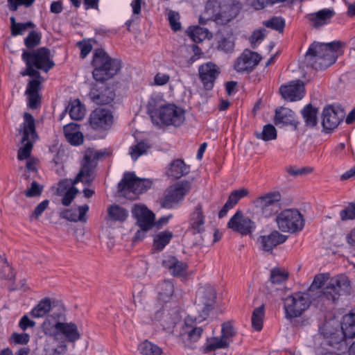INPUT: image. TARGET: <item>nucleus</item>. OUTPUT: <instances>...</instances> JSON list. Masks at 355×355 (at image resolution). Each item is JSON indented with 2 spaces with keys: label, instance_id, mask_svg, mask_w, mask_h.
Returning a JSON list of instances; mask_svg holds the SVG:
<instances>
[{
  "label": "nucleus",
  "instance_id": "nucleus-1",
  "mask_svg": "<svg viewBox=\"0 0 355 355\" xmlns=\"http://www.w3.org/2000/svg\"><path fill=\"white\" fill-rule=\"evenodd\" d=\"M340 46V42L327 44L313 42L306 53L305 62L315 70L325 69L336 62Z\"/></svg>",
  "mask_w": 355,
  "mask_h": 355
},
{
  "label": "nucleus",
  "instance_id": "nucleus-38",
  "mask_svg": "<svg viewBox=\"0 0 355 355\" xmlns=\"http://www.w3.org/2000/svg\"><path fill=\"white\" fill-rule=\"evenodd\" d=\"M10 20L11 35L14 37L21 35L28 28H33L35 26V25L32 21L17 23L14 17H11Z\"/></svg>",
  "mask_w": 355,
  "mask_h": 355
},
{
  "label": "nucleus",
  "instance_id": "nucleus-4",
  "mask_svg": "<svg viewBox=\"0 0 355 355\" xmlns=\"http://www.w3.org/2000/svg\"><path fill=\"white\" fill-rule=\"evenodd\" d=\"M242 8L238 0H216L206 6L207 12H211V19L217 24L225 25L234 19Z\"/></svg>",
  "mask_w": 355,
  "mask_h": 355
},
{
  "label": "nucleus",
  "instance_id": "nucleus-47",
  "mask_svg": "<svg viewBox=\"0 0 355 355\" xmlns=\"http://www.w3.org/2000/svg\"><path fill=\"white\" fill-rule=\"evenodd\" d=\"M40 42L41 35L35 31H31L24 39V44L29 49L38 46Z\"/></svg>",
  "mask_w": 355,
  "mask_h": 355
},
{
  "label": "nucleus",
  "instance_id": "nucleus-48",
  "mask_svg": "<svg viewBox=\"0 0 355 355\" xmlns=\"http://www.w3.org/2000/svg\"><path fill=\"white\" fill-rule=\"evenodd\" d=\"M263 25L268 28L282 32L285 26V21L279 17H273L263 22Z\"/></svg>",
  "mask_w": 355,
  "mask_h": 355
},
{
  "label": "nucleus",
  "instance_id": "nucleus-36",
  "mask_svg": "<svg viewBox=\"0 0 355 355\" xmlns=\"http://www.w3.org/2000/svg\"><path fill=\"white\" fill-rule=\"evenodd\" d=\"M173 234L170 231H164L156 234L153 239V248L157 251H162L169 243Z\"/></svg>",
  "mask_w": 355,
  "mask_h": 355
},
{
  "label": "nucleus",
  "instance_id": "nucleus-32",
  "mask_svg": "<svg viewBox=\"0 0 355 355\" xmlns=\"http://www.w3.org/2000/svg\"><path fill=\"white\" fill-rule=\"evenodd\" d=\"M128 216V211L118 205H112L107 208V220L124 222Z\"/></svg>",
  "mask_w": 355,
  "mask_h": 355
},
{
  "label": "nucleus",
  "instance_id": "nucleus-55",
  "mask_svg": "<svg viewBox=\"0 0 355 355\" xmlns=\"http://www.w3.org/2000/svg\"><path fill=\"white\" fill-rule=\"evenodd\" d=\"M287 1V0H253L251 6L255 10H262L267 6H272L277 3Z\"/></svg>",
  "mask_w": 355,
  "mask_h": 355
},
{
  "label": "nucleus",
  "instance_id": "nucleus-28",
  "mask_svg": "<svg viewBox=\"0 0 355 355\" xmlns=\"http://www.w3.org/2000/svg\"><path fill=\"white\" fill-rule=\"evenodd\" d=\"M205 216L203 214L202 205L198 204L190 214L189 228L193 233L201 234L205 232Z\"/></svg>",
  "mask_w": 355,
  "mask_h": 355
},
{
  "label": "nucleus",
  "instance_id": "nucleus-25",
  "mask_svg": "<svg viewBox=\"0 0 355 355\" xmlns=\"http://www.w3.org/2000/svg\"><path fill=\"white\" fill-rule=\"evenodd\" d=\"M162 266L173 277H185L187 276L188 264L184 261L178 260L175 257H168L164 259Z\"/></svg>",
  "mask_w": 355,
  "mask_h": 355
},
{
  "label": "nucleus",
  "instance_id": "nucleus-43",
  "mask_svg": "<svg viewBox=\"0 0 355 355\" xmlns=\"http://www.w3.org/2000/svg\"><path fill=\"white\" fill-rule=\"evenodd\" d=\"M69 127H64L63 131L66 139L69 143L73 146H78L83 142V135L80 131L74 132V133L69 132Z\"/></svg>",
  "mask_w": 355,
  "mask_h": 355
},
{
  "label": "nucleus",
  "instance_id": "nucleus-16",
  "mask_svg": "<svg viewBox=\"0 0 355 355\" xmlns=\"http://www.w3.org/2000/svg\"><path fill=\"white\" fill-rule=\"evenodd\" d=\"M216 297V291L211 285H205L198 288L196 293V302L199 306H202L203 315H207L214 308Z\"/></svg>",
  "mask_w": 355,
  "mask_h": 355
},
{
  "label": "nucleus",
  "instance_id": "nucleus-14",
  "mask_svg": "<svg viewBox=\"0 0 355 355\" xmlns=\"http://www.w3.org/2000/svg\"><path fill=\"white\" fill-rule=\"evenodd\" d=\"M89 97L97 105H107L115 98V92L112 87L105 82H97L92 85L89 92Z\"/></svg>",
  "mask_w": 355,
  "mask_h": 355
},
{
  "label": "nucleus",
  "instance_id": "nucleus-8",
  "mask_svg": "<svg viewBox=\"0 0 355 355\" xmlns=\"http://www.w3.org/2000/svg\"><path fill=\"white\" fill-rule=\"evenodd\" d=\"M278 228L283 232L295 233L304 226V219L301 213L295 209H286L276 217Z\"/></svg>",
  "mask_w": 355,
  "mask_h": 355
},
{
  "label": "nucleus",
  "instance_id": "nucleus-12",
  "mask_svg": "<svg viewBox=\"0 0 355 355\" xmlns=\"http://www.w3.org/2000/svg\"><path fill=\"white\" fill-rule=\"evenodd\" d=\"M51 324L49 322H44L43 328L44 333L50 336L62 334L69 342H75L80 338L77 326L73 322H62L58 320L49 328Z\"/></svg>",
  "mask_w": 355,
  "mask_h": 355
},
{
  "label": "nucleus",
  "instance_id": "nucleus-60",
  "mask_svg": "<svg viewBox=\"0 0 355 355\" xmlns=\"http://www.w3.org/2000/svg\"><path fill=\"white\" fill-rule=\"evenodd\" d=\"M325 281L326 277L324 274L317 275L315 277L307 292H309V293L311 294V292L314 291L315 290H318L324 286Z\"/></svg>",
  "mask_w": 355,
  "mask_h": 355
},
{
  "label": "nucleus",
  "instance_id": "nucleus-62",
  "mask_svg": "<svg viewBox=\"0 0 355 355\" xmlns=\"http://www.w3.org/2000/svg\"><path fill=\"white\" fill-rule=\"evenodd\" d=\"M78 192V190L74 187L68 189L62 199V205L64 206L70 205Z\"/></svg>",
  "mask_w": 355,
  "mask_h": 355
},
{
  "label": "nucleus",
  "instance_id": "nucleus-21",
  "mask_svg": "<svg viewBox=\"0 0 355 355\" xmlns=\"http://www.w3.org/2000/svg\"><path fill=\"white\" fill-rule=\"evenodd\" d=\"M282 98L288 101L301 100L305 93L304 85L300 80H292L279 88Z\"/></svg>",
  "mask_w": 355,
  "mask_h": 355
},
{
  "label": "nucleus",
  "instance_id": "nucleus-40",
  "mask_svg": "<svg viewBox=\"0 0 355 355\" xmlns=\"http://www.w3.org/2000/svg\"><path fill=\"white\" fill-rule=\"evenodd\" d=\"M264 317V305H261L254 309L252 315V326L256 331H261L263 327V319Z\"/></svg>",
  "mask_w": 355,
  "mask_h": 355
},
{
  "label": "nucleus",
  "instance_id": "nucleus-27",
  "mask_svg": "<svg viewBox=\"0 0 355 355\" xmlns=\"http://www.w3.org/2000/svg\"><path fill=\"white\" fill-rule=\"evenodd\" d=\"M335 15L333 9L324 8L306 16L310 24L315 28H319L330 23L331 19Z\"/></svg>",
  "mask_w": 355,
  "mask_h": 355
},
{
  "label": "nucleus",
  "instance_id": "nucleus-39",
  "mask_svg": "<svg viewBox=\"0 0 355 355\" xmlns=\"http://www.w3.org/2000/svg\"><path fill=\"white\" fill-rule=\"evenodd\" d=\"M317 113L318 110L311 104L306 105L302 110V114L307 126L314 127L317 124Z\"/></svg>",
  "mask_w": 355,
  "mask_h": 355
},
{
  "label": "nucleus",
  "instance_id": "nucleus-37",
  "mask_svg": "<svg viewBox=\"0 0 355 355\" xmlns=\"http://www.w3.org/2000/svg\"><path fill=\"white\" fill-rule=\"evenodd\" d=\"M230 342L223 338L214 337L208 338L205 345L204 351L206 353L215 351L218 349H224L229 347Z\"/></svg>",
  "mask_w": 355,
  "mask_h": 355
},
{
  "label": "nucleus",
  "instance_id": "nucleus-26",
  "mask_svg": "<svg viewBox=\"0 0 355 355\" xmlns=\"http://www.w3.org/2000/svg\"><path fill=\"white\" fill-rule=\"evenodd\" d=\"M287 239L288 236L281 234L277 230H274L268 235L261 236L259 241L263 250L271 252L276 246L284 243Z\"/></svg>",
  "mask_w": 355,
  "mask_h": 355
},
{
  "label": "nucleus",
  "instance_id": "nucleus-57",
  "mask_svg": "<svg viewBox=\"0 0 355 355\" xmlns=\"http://www.w3.org/2000/svg\"><path fill=\"white\" fill-rule=\"evenodd\" d=\"M266 37V30H256L254 31L251 36L250 37V42L251 44V46L253 49H256L257 46V44L260 43L262 40H264Z\"/></svg>",
  "mask_w": 355,
  "mask_h": 355
},
{
  "label": "nucleus",
  "instance_id": "nucleus-46",
  "mask_svg": "<svg viewBox=\"0 0 355 355\" xmlns=\"http://www.w3.org/2000/svg\"><path fill=\"white\" fill-rule=\"evenodd\" d=\"M248 194V190L245 188L234 190L230 194L227 202L234 207L241 198Z\"/></svg>",
  "mask_w": 355,
  "mask_h": 355
},
{
  "label": "nucleus",
  "instance_id": "nucleus-30",
  "mask_svg": "<svg viewBox=\"0 0 355 355\" xmlns=\"http://www.w3.org/2000/svg\"><path fill=\"white\" fill-rule=\"evenodd\" d=\"M78 210V216H77L75 211L69 209H64L60 212V216L61 218L71 222L80 221L83 223H86L87 220V213L89 211V206L87 205L79 206Z\"/></svg>",
  "mask_w": 355,
  "mask_h": 355
},
{
  "label": "nucleus",
  "instance_id": "nucleus-45",
  "mask_svg": "<svg viewBox=\"0 0 355 355\" xmlns=\"http://www.w3.org/2000/svg\"><path fill=\"white\" fill-rule=\"evenodd\" d=\"M288 274L284 270L279 268H274L270 272V282L274 284H280L286 282L288 279Z\"/></svg>",
  "mask_w": 355,
  "mask_h": 355
},
{
  "label": "nucleus",
  "instance_id": "nucleus-5",
  "mask_svg": "<svg viewBox=\"0 0 355 355\" xmlns=\"http://www.w3.org/2000/svg\"><path fill=\"white\" fill-rule=\"evenodd\" d=\"M312 303L309 292H295L284 300L285 317L288 320L300 317Z\"/></svg>",
  "mask_w": 355,
  "mask_h": 355
},
{
  "label": "nucleus",
  "instance_id": "nucleus-61",
  "mask_svg": "<svg viewBox=\"0 0 355 355\" xmlns=\"http://www.w3.org/2000/svg\"><path fill=\"white\" fill-rule=\"evenodd\" d=\"M42 187L36 181H33L31 182V188L25 192V195L28 198L39 196L42 192Z\"/></svg>",
  "mask_w": 355,
  "mask_h": 355
},
{
  "label": "nucleus",
  "instance_id": "nucleus-6",
  "mask_svg": "<svg viewBox=\"0 0 355 355\" xmlns=\"http://www.w3.org/2000/svg\"><path fill=\"white\" fill-rule=\"evenodd\" d=\"M152 186L148 179L137 178L134 173L126 172L118 184L119 192L129 199H136L137 196L146 191Z\"/></svg>",
  "mask_w": 355,
  "mask_h": 355
},
{
  "label": "nucleus",
  "instance_id": "nucleus-56",
  "mask_svg": "<svg viewBox=\"0 0 355 355\" xmlns=\"http://www.w3.org/2000/svg\"><path fill=\"white\" fill-rule=\"evenodd\" d=\"M234 48V42L230 37H223L218 41V49L225 53H231Z\"/></svg>",
  "mask_w": 355,
  "mask_h": 355
},
{
  "label": "nucleus",
  "instance_id": "nucleus-35",
  "mask_svg": "<svg viewBox=\"0 0 355 355\" xmlns=\"http://www.w3.org/2000/svg\"><path fill=\"white\" fill-rule=\"evenodd\" d=\"M67 109H69L71 118L73 120L80 121L85 116V109L79 99L72 101L69 103Z\"/></svg>",
  "mask_w": 355,
  "mask_h": 355
},
{
  "label": "nucleus",
  "instance_id": "nucleus-2",
  "mask_svg": "<svg viewBox=\"0 0 355 355\" xmlns=\"http://www.w3.org/2000/svg\"><path fill=\"white\" fill-rule=\"evenodd\" d=\"M21 59L26 65V68L20 72L22 76L41 78L38 70L47 73L55 66L51 51L46 47L33 51L24 49Z\"/></svg>",
  "mask_w": 355,
  "mask_h": 355
},
{
  "label": "nucleus",
  "instance_id": "nucleus-3",
  "mask_svg": "<svg viewBox=\"0 0 355 355\" xmlns=\"http://www.w3.org/2000/svg\"><path fill=\"white\" fill-rule=\"evenodd\" d=\"M92 76L96 82H105L116 76L121 69V61L111 58L103 49H97L93 54Z\"/></svg>",
  "mask_w": 355,
  "mask_h": 355
},
{
  "label": "nucleus",
  "instance_id": "nucleus-19",
  "mask_svg": "<svg viewBox=\"0 0 355 355\" xmlns=\"http://www.w3.org/2000/svg\"><path fill=\"white\" fill-rule=\"evenodd\" d=\"M344 117L342 109L332 105L326 107L322 112V125L326 133L336 128Z\"/></svg>",
  "mask_w": 355,
  "mask_h": 355
},
{
  "label": "nucleus",
  "instance_id": "nucleus-15",
  "mask_svg": "<svg viewBox=\"0 0 355 355\" xmlns=\"http://www.w3.org/2000/svg\"><path fill=\"white\" fill-rule=\"evenodd\" d=\"M132 216L136 219V224L143 230H150L155 225L154 213L144 205L136 204L132 208Z\"/></svg>",
  "mask_w": 355,
  "mask_h": 355
},
{
  "label": "nucleus",
  "instance_id": "nucleus-49",
  "mask_svg": "<svg viewBox=\"0 0 355 355\" xmlns=\"http://www.w3.org/2000/svg\"><path fill=\"white\" fill-rule=\"evenodd\" d=\"M148 148L149 146L146 143L141 141L130 148V155L132 159L136 160L139 156L146 153Z\"/></svg>",
  "mask_w": 355,
  "mask_h": 355
},
{
  "label": "nucleus",
  "instance_id": "nucleus-53",
  "mask_svg": "<svg viewBox=\"0 0 355 355\" xmlns=\"http://www.w3.org/2000/svg\"><path fill=\"white\" fill-rule=\"evenodd\" d=\"M108 155L106 150H95L91 148L85 151V155L86 159H91L93 162H97Z\"/></svg>",
  "mask_w": 355,
  "mask_h": 355
},
{
  "label": "nucleus",
  "instance_id": "nucleus-24",
  "mask_svg": "<svg viewBox=\"0 0 355 355\" xmlns=\"http://www.w3.org/2000/svg\"><path fill=\"white\" fill-rule=\"evenodd\" d=\"M96 166V162L91 159H86L84 155L81 169L72 182L74 185L78 182H83L85 184H90L94 179V169Z\"/></svg>",
  "mask_w": 355,
  "mask_h": 355
},
{
  "label": "nucleus",
  "instance_id": "nucleus-23",
  "mask_svg": "<svg viewBox=\"0 0 355 355\" xmlns=\"http://www.w3.org/2000/svg\"><path fill=\"white\" fill-rule=\"evenodd\" d=\"M198 71L204 88L207 90L212 89L214 82L220 74L218 67L214 63L209 62L200 65Z\"/></svg>",
  "mask_w": 355,
  "mask_h": 355
},
{
  "label": "nucleus",
  "instance_id": "nucleus-58",
  "mask_svg": "<svg viewBox=\"0 0 355 355\" xmlns=\"http://www.w3.org/2000/svg\"><path fill=\"white\" fill-rule=\"evenodd\" d=\"M221 334V338L229 341L228 340L232 338L236 334V332L232 324L229 322H226L222 325Z\"/></svg>",
  "mask_w": 355,
  "mask_h": 355
},
{
  "label": "nucleus",
  "instance_id": "nucleus-41",
  "mask_svg": "<svg viewBox=\"0 0 355 355\" xmlns=\"http://www.w3.org/2000/svg\"><path fill=\"white\" fill-rule=\"evenodd\" d=\"M203 328L201 327H187V329L182 336L183 339H186L191 343L197 342L203 333Z\"/></svg>",
  "mask_w": 355,
  "mask_h": 355
},
{
  "label": "nucleus",
  "instance_id": "nucleus-63",
  "mask_svg": "<svg viewBox=\"0 0 355 355\" xmlns=\"http://www.w3.org/2000/svg\"><path fill=\"white\" fill-rule=\"evenodd\" d=\"M286 171L292 176H297L310 173L312 171V168L310 167L297 168L293 166H289L286 168Z\"/></svg>",
  "mask_w": 355,
  "mask_h": 355
},
{
  "label": "nucleus",
  "instance_id": "nucleus-51",
  "mask_svg": "<svg viewBox=\"0 0 355 355\" xmlns=\"http://www.w3.org/2000/svg\"><path fill=\"white\" fill-rule=\"evenodd\" d=\"M34 79L29 80L28 83L26 94H39V90L41 89V84L43 81V78L33 77Z\"/></svg>",
  "mask_w": 355,
  "mask_h": 355
},
{
  "label": "nucleus",
  "instance_id": "nucleus-9",
  "mask_svg": "<svg viewBox=\"0 0 355 355\" xmlns=\"http://www.w3.org/2000/svg\"><path fill=\"white\" fill-rule=\"evenodd\" d=\"M282 197L279 191H271L254 200L255 208L264 218H270L280 209Z\"/></svg>",
  "mask_w": 355,
  "mask_h": 355
},
{
  "label": "nucleus",
  "instance_id": "nucleus-54",
  "mask_svg": "<svg viewBox=\"0 0 355 355\" xmlns=\"http://www.w3.org/2000/svg\"><path fill=\"white\" fill-rule=\"evenodd\" d=\"M168 19L171 28L174 31H178L181 29V24L180 22V15L178 12L171 10L168 14Z\"/></svg>",
  "mask_w": 355,
  "mask_h": 355
},
{
  "label": "nucleus",
  "instance_id": "nucleus-34",
  "mask_svg": "<svg viewBox=\"0 0 355 355\" xmlns=\"http://www.w3.org/2000/svg\"><path fill=\"white\" fill-rule=\"evenodd\" d=\"M138 349L142 355H162L163 354L162 349L157 345L144 340L139 346Z\"/></svg>",
  "mask_w": 355,
  "mask_h": 355
},
{
  "label": "nucleus",
  "instance_id": "nucleus-50",
  "mask_svg": "<svg viewBox=\"0 0 355 355\" xmlns=\"http://www.w3.org/2000/svg\"><path fill=\"white\" fill-rule=\"evenodd\" d=\"M13 277L12 268L9 266L6 259L0 257V278L11 279Z\"/></svg>",
  "mask_w": 355,
  "mask_h": 355
},
{
  "label": "nucleus",
  "instance_id": "nucleus-13",
  "mask_svg": "<svg viewBox=\"0 0 355 355\" xmlns=\"http://www.w3.org/2000/svg\"><path fill=\"white\" fill-rule=\"evenodd\" d=\"M161 122L166 125L180 126L184 121V111L175 104L162 105L158 112Z\"/></svg>",
  "mask_w": 355,
  "mask_h": 355
},
{
  "label": "nucleus",
  "instance_id": "nucleus-59",
  "mask_svg": "<svg viewBox=\"0 0 355 355\" xmlns=\"http://www.w3.org/2000/svg\"><path fill=\"white\" fill-rule=\"evenodd\" d=\"M340 216L343 220L355 218V203H351L345 209L340 212Z\"/></svg>",
  "mask_w": 355,
  "mask_h": 355
},
{
  "label": "nucleus",
  "instance_id": "nucleus-7",
  "mask_svg": "<svg viewBox=\"0 0 355 355\" xmlns=\"http://www.w3.org/2000/svg\"><path fill=\"white\" fill-rule=\"evenodd\" d=\"M22 128L19 130L22 132L21 142L24 144L18 150L17 158L24 160L29 157L33 148V141L37 138L35 131V119L31 114L25 112L24 114V123Z\"/></svg>",
  "mask_w": 355,
  "mask_h": 355
},
{
  "label": "nucleus",
  "instance_id": "nucleus-44",
  "mask_svg": "<svg viewBox=\"0 0 355 355\" xmlns=\"http://www.w3.org/2000/svg\"><path fill=\"white\" fill-rule=\"evenodd\" d=\"M159 295L164 300L173 295L174 292L173 283L170 280H164L159 284Z\"/></svg>",
  "mask_w": 355,
  "mask_h": 355
},
{
  "label": "nucleus",
  "instance_id": "nucleus-52",
  "mask_svg": "<svg viewBox=\"0 0 355 355\" xmlns=\"http://www.w3.org/2000/svg\"><path fill=\"white\" fill-rule=\"evenodd\" d=\"M189 35L193 42H198L206 37L207 32L201 27L195 26L189 31Z\"/></svg>",
  "mask_w": 355,
  "mask_h": 355
},
{
  "label": "nucleus",
  "instance_id": "nucleus-29",
  "mask_svg": "<svg viewBox=\"0 0 355 355\" xmlns=\"http://www.w3.org/2000/svg\"><path fill=\"white\" fill-rule=\"evenodd\" d=\"M275 123L277 125H291L296 129L299 121L293 110L281 107L275 111Z\"/></svg>",
  "mask_w": 355,
  "mask_h": 355
},
{
  "label": "nucleus",
  "instance_id": "nucleus-64",
  "mask_svg": "<svg viewBox=\"0 0 355 355\" xmlns=\"http://www.w3.org/2000/svg\"><path fill=\"white\" fill-rule=\"evenodd\" d=\"M49 204L48 200H44L41 202L34 209L33 212L31 215V218H38L42 213L46 209Z\"/></svg>",
  "mask_w": 355,
  "mask_h": 355
},
{
  "label": "nucleus",
  "instance_id": "nucleus-22",
  "mask_svg": "<svg viewBox=\"0 0 355 355\" xmlns=\"http://www.w3.org/2000/svg\"><path fill=\"white\" fill-rule=\"evenodd\" d=\"M261 57L259 53L245 49L236 60L234 69L238 72L251 71L259 63Z\"/></svg>",
  "mask_w": 355,
  "mask_h": 355
},
{
  "label": "nucleus",
  "instance_id": "nucleus-33",
  "mask_svg": "<svg viewBox=\"0 0 355 355\" xmlns=\"http://www.w3.org/2000/svg\"><path fill=\"white\" fill-rule=\"evenodd\" d=\"M342 329L346 337L355 338V312L349 313L343 316Z\"/></svg>",
  "mask_w": 355,
  "mask_h": 355
},
{
  "label": "nucleus",
  "instance_id": "nucleus-18",
  "mask_svg": "<svg viewBox=\"0 0 355 355\" xmlns=\"http://www.w3.org/2000/svg\"><path fill=\"white\" fill-rule=\"evenodd\" d=\"M113 123V115L110 110L96 108L92 112L89 124L94 130H107Z\"/></svg>",
  "mask_w": 355,
  "mask_h": 355
},
{
  "label": "nucleus",
  "instance_id": "nucleus-10",
  "mask_svg": "<svg viewBox=\"0 0 355 355\" xmlns=\"http://www.w3.org/2000/svg\"><path fill=\"white\" fill-rule=\"evenodd\" d=\"M191 184L188 181L180 182L166 190L161 199V205L166 209H173L180 204L185 195L190 191Z\"/></svg>",
  "mask_w": 355,
  "mask_h": 355
},
{
  "label": "nucleus",
  "instance_id": "nucleus-17",
  "mask_svg": "<svg viewBox=\"0 0 355 355\" xmlns=\"http://www.w3.org/2000/svg\"><path fill=\"white\" fill-rule=\"evenodd\" d=\"M227 227L242 235H248L254 231L256 225L249 217L245 216L241 211H237L229 220Z\"/></svg>",
  "mask_w": 355,
  "mask_h": 355
},
{
  "label": "nucleus",
  "instance_id": "nucleus-42",
  "mask_svg": "<svg viewBox=\"0 0 355 355\" xmlns=\"http://www.w3.org/2000/svg\"><path fill=\"white\" fill-rule=\"evenodd\" d=\"M255 136L257 139L266 141L273 140L277 138V130L272 125L267 124L263 126L261 132H256Z\"/></svg>",
  "mask_w": 355,
  "mask_h": 355
},
{
  "label": "nucleus",
  "instance_id": "nucleus-20",
  "mask_svg": "<svg viewBox=\"0 0 355 355\" xmlns=\"http://www.w3.org/2000/svg\"><path fill=\"white\" fill-rule=\"evenodd\" d=\"M54 307V302L52 304L49 298L45 297L32 309L31 314L33 318H42L45 316L49 312L51 311L52 313L51 314V317L56 320H62L64 316L63 307L60 306L58 308V312L53 311Z\"/></svg>",
  "mask_w": 355,
  "mask_h": 355
},
{
  "label": "nucleus",
  "instance_id": "nucleus-31",
  "mask_svg": "<svg viewBox=\"0 0 355 355\" xmlns=\"http://www.w3.org/2000/svg\"><path fill=\"white\" fill-rule=\"evenodd\" d=\"M189 171L190 166L187 165L183 160L177 159L171 163L167 171V175L173 179H179L187 175Z\"/></svg>",
  "mask_w": 355,
  "mask_h": 355
},
{
  "label": "nucleus",
  "instance_id": "nucleus-11",
  "mask_svg": "<svg viewBox=\"0 0 355 355\" xmlns=\"http://www.w3.org/2000/svg\"><path fill=\"white\" fill-rule=\"evenodd\" d=\"M351 286L348 277L341 275L331 279L328 285L323 289L322 295L324 298L335 302L340 295L349 294Z\"/></svg>",
  "mask_w": 355,
  "mask_h": 355
}]
</instances>
